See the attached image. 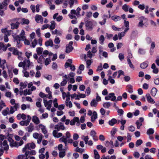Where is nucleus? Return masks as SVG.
<instances>
[{
    "label": "nucleus",
    "mask_w": 159,
    "mask_h": 159,
    "mask_svg": "<svg viewBox=\"0 0 159 159\" xmlns=\"http://www.w3.org/2000/svg\"><path fill=\"white\" fill-rule=\"evenodd\" d=\"M25 31L22 30L19 35H13L14 39V42H16V46L17 47L20 48L21 46V45L20 43V40H24V39L26 38L25 36Z\"/></svg>",
    "instance_id": "obj_1"
},
{
    "label": "nucleus",
    "mask_w": 159,
    "mask_h": 159,
    "mask_svg": "<svg viewBox=\"0 0 159 159\" xmlns=\"http://www.w3.org/2000/svg\"><path fill=\"white\" fill-rule=\"evenodd\" d=\"M35 147V145L33 143H28L26 144L25 147L23 148L22 151L23 152H24L27 149L30 150L34 148Z\"/></svg>",
    "instance_id": "obj_2"
},
{
    "label": "nucleus",
    "mask_w": 159,
    "mask_h": 159,
    "mask_svg": "<svg viewBox=\"0 0 159 159\" xmlns=\"http://www.w3.org/2000/svg\"><path fill=\"white\" fill-rule=\"evenodd\" d=\"M17 19V18H15L12 20V21L13 22L10 24L11 28L12 30L18 29L20 25V23L18 21H17L16 22H14Z\"/></svg>",
    "instance_id": "obj_3"
},
{
    "label": "nucleus",
    "mask_w": 159,
    "mask_h": 159,
    "mask_svg": "<svg viewBox=\"0 0 159 159\" xmlns=\"http://www.w3.org/2000/svg\"><path fill=\"white\" fill-rule=\"evenodd\" d=\"M85 25L86 27V30L91 31L93 29V23L90 21L87 20L85 23Z\"/></svg>",
    "instance_id": "obj_4"
},
{
    "label": "nucleus",
    "mask_w": 159,
    "mask_h": 159,
    "mask_svg": "<svg viewBox=\"0 0 159 159\" xmlns=\"http://www.w3.org/2000/svg\"><path fill=\"white\" fill-rule=\"evenodd\" d=\"M9 2V0H4L2 3H0V10H6Z\"/></svg>",
    "instance_id": "obj_5"
},
{
    "label": "nucleus",
    "mask_w": 159,
    "mask_h": 159,
    "mask_svg": "<svg viewBox=\"0 0 159 159\" xmlns=\"http://www.w3.org/2000/svg\"><path fill=\"white\" fill-rule=\"evenodd\" d=\"M105 99L106 100H109L110 99L111 101H114L116 100V97L114 93H110L108 96L105 97Z\"/></svg>",
    "instance_id": "obj_6"
},
{
    "label": "nucleus",
    "mask_w": 159,
    "mask_h": 159,
    "mask_svg": "<svg viewBox=\"0 0 159 159\" xmlns=\"http://www.w3.org/2000/svg\"><path fill=\"white\" fill-rule=\"evenodd\" d=\"M54 129L57 131H59L60 130H65V127L62 123L60 122L55 125Z\"/></svg>",
    "instance_id": "obj_7"
},
{
    "label": "nucleus",
    "mask_w": 159,
    "mask_h": 159,
    "mask_svg": "<svg viewBox=\"0 0 159 159\" xmlns=\"http://www.w3.org/2000/svg\"><path fill=\"white\" fill-rule=\"evenodd\" d=\"M73 43V42L70 41L69 42V43L68 44H67L66 45V53H68L72 51L73 48L72 46Z\"/></svg>",
    "instance_id": "obj_8"
},
{
    "label": "nucleus",
    "mask_w": 159,
    "mask_h": 159,
    "mask_svg": "<svg viewBox=\"0 0 159 159\" xmlns=\"http://www.w3.org/2000/svg\"><path fill=\"white\" fill-rule=\"evenodd\" d=\"M39 126L41 129L42 133L45 134V137H47V131L46 130L45 126L42 124H40L39 125Z\"/></svg>",
    "instance_id": "obj_9"
},
{
    "label": "nucleus",
    "mask_w": 159,
    "mask_h": 159,
    "mask_svg": "<svg viewBox=\"0 0 159 159\" xmlns=\"http://www.w3.org/2000/svg\"><path fill=\"white\" fill-rule=\"evenodd\" d=\"M35 21L37 23H40L42 24L43 23V18L41 15H36L35 17Z\"/></svg>",
    "instance_id": "obj_10"
},
{
    "label": "nucleus",
    "mask_w": 159,
    "mask_h": 159,
    "mask_svg": "<svg viewBox=\"0 0 159 159\" xmlns=\"http://www.w3.org/2000/svg\"><path fill=\"white\" fill-rule=\"evenodd\" d=\"M146 97L148 102L151 104H154L155 103L154 100L152 98L149 93H147L146 95Z\"/></svg>",
    "instance_id": "obj_11"
},
{
    "label": "nucleus",
    "mask_w": 159,
    "mask_h": 159,
    "mask_svg": "<svg viewBox=\"0 0 159 159\" xmlns=\"http://www.w3.org/2000/svg\"><path fill=\"white\" fill-rule=\"evenodd\" d=\"M53 135L55 138H58L62 136V134L61 133H58L56 130H54L52 132Z\"/></svg>",
    "instance_id": "obj_12"
},
{
    "label": "nucleus",
    "mask_w": 159,
    "mask_h": 159,
    "mask_svg": "<svg viewBox=\"0 0 159 159\" xmlns=\"http://www.w3.org/2000/svg\"><path fill=\"white\" fill-rule=\"evenodd\" d=\"M43 103L44 106L46 107L47 109L50 110L52 107V105L48 102V101L46 99H43Z\"/></svg>",
    "instance_id": "obj_13"
},
{
    "label": "nucleus",
    "mask_w": 159,
    "mask_h": 159,
    "mask_svg": "<svg viewBox=\"0 0 159 159\" xmlns=\"http://www.w3.org/2000/svg\"><path fill=\"white\" fill-rule=\"evenodd\" d=\"M80 120L78 117H74L73 119L71 120L70 122V125H74L75 124V122L78 123L79 122Z\"/></svg>",
    "instance_id": "obj_14"
},
{
    "label": "nucleus",
    "mask_w": 159,
    "mask_h": 159,
    "mask_svg": "<svg viewBox=\"0 0 159 159\" xmlns=\"http://www.w3.org/2000/svg\"><path fill=\"white\" fill-rule=\"evenodd\" d=\"M32 120V121L36 125L39 124L40 122V121L39 118L36 116H33Z\"/></svg>",
    "instance_id": "obj_15"
},
{
    "label": "nucleus",
    "mask_w": 159,
    "mask_h": 159,
    "mask_svg": "<svg viewBox=\"0 0 159 159\" xmlns=\"http://www.w3.org/2000/svg\"><path fill=\"white\" fill-rule=\"evenodd\" d=\"M6 64V61L4 59L2 60L0 58V67L2 68L3 70H4L5 68V65Z\"/></svg>",
    "instance_id": "obj_16"
},
{
    "label": "nucleus",
    "mask_w": 159,
    "mask_h": 159,
    "mask_svg": "<svg viewBox=\"0 0 159 159\" xmlns=\"http://www.w3.org/2000/svg\"><path fill=\"white\" fill-rule=\"evenodd\" d=\"M145 19L144 17H141L140 18L139 20V22L138 25V26L140 28H143L144 26V23H143V21L145 20Z\"/></svg>",
    "instance_id": "obj_17"
},
{
    "label": "nucleus",
    "mask_w": 159,
    "mask_h": 159,
    "mask_svg": "<svg viewBox=\"0 0 159 159\" xmlns=\"http://www.w3.org/2000/svg\"><path fill=\"white\" fill-rule=\"evenodd\" d=\"M97 114L96 111H94L91 117V120L92 122L95 121V120L97 118Z\"/></svg>",
    "instance_id": "obj_18"
},
{
    "label": "nucleus",
    "mask_w": 159,
    "mask_h": 159,
    "mask_svg": "<svg viewBox=\"0 0 159 159\" xmlns=\"http://www.w3.org/2000/svg\"><path fill=\"white\" fill-rule=\"evenodd\" d=\"M18 66L19 67H22L23 70H28L27 68L26 67L25 60L23 62H20L18 64Z\"/></svg>",
    "instance_id": "obj_19"
},
{
    "label": "nucleus",
    "mask_w": 159,
    "mask_h": 159,
    "mask_svg": "<svg viewBox=\"0 0 159 159\" xmlns=\"http://www.w3.org/2000/svg\"><path fill=\"white\" fill-rule=\"evenodd\" d=\"M28 132L29 133L31 132L34 129V127L33 124L31 123L30 125L27 127Z\"/></svg>",
    "instance_id": "obj_20"
},
{
    "label": "nucleus",
    "mask_w": 159,
    "mask_h": 159,
    "mask_svg": "<svg viewBox=\"0 0 159 159\" xmlns=\"http://www.w3.org/2000/svg\"><path fill=\"white\" fill-rule=\"evenodd\" d=\"M148 66V62L147 61H146L141 63L140 64V66L142 69H144L146 68Z\"/></svg>",
    "instance_id": "obj_21"
},
{
    "label": "nucleus",
    "mask_w": 159,
    "mask_h": 159,
    "mask_svg": "<svg viewBox=\"0 0 159 159\" xmlns=\"http://www.w3.org/2000/svg\"><path fill=\"white\" fill-rule=\"evenodd\" d=\"M30 41L31 42V44H30V47L34 48L37 44V40L35 39H34L33 40H30Z\"/></svg>",
    "instance_id": "obj_22"
},
{
    "label": "nucleus",
    "mask_w": 159,
    "mask_h": 159,
    "mask_svg": "<svg viewBox=\"0 0 159 159\" xmlns=\"http://www.w3.org/2000/svg\"><path fill=\"white\" fill-rule=\"evenodd\" d=\"M45 45L46 47H48L49 46L52 47L53 45V43L52 40L50 39L48 41H46L45 43Z\"/></svg>",
    "instance_id": "obj_23"
},
{
    "label": "nucleus",
    "mask_w": 159,
    "mask_h": 159,
    "mask_svg": "<svg viewBox=\"0 0 159 159\" xmlns=\"http://www.w3.org/2000/svg\"><path fill=\"white\" fill-rule=\"evenodd\" d=\"M117 120L115 118H112L108 122L109 124L111 126H113L117 123Z\"/></svg>",
    "instance_id": "obj_24"
},
{
    "label": "nucleus",
    "mask_w": 159,
    "mask_h": 159,
    "mask_svg": "<svg viewBox=\"0 0 159 159\" xmlns=\"http://www.w3.org/2000/svg\"><path fill=\"white\" fill-rule=\"evenodd\" d=\"M46 91L48 93V98L49 99H51L52 98V92L50 91L49 88L48 87H46Z\"/></svg>",
    "instance_id": "obj_25"
},
{
    "label": "nucleus",
    "mask_w": 159,
    "mask_h": 159,
    "mask_svg": "<svg viewBox=\"0 0 159 159\" xmlns=\"http://www.w3.org/2000/svg\"><path fill=\"white\" fill-rule=\"evenodd\" d=\"M27 82H20V89H23L26 88L27 86Z\"/></svg>",
    "instance_id": "obj_26"
},
{
    "label": "nucleus",
    "mask_w": 159,
    "mask_h": 159,
    "mask_svg": "<svg viewBox=\"0 0 159 159\" xmlns=\"http://www.w3.org/2000/svg\"><path fill=\"white\" fill-rule=\"evenodd\" d=\"M98 102L95 99H93L90 102V105L91 107H96L97 106Z\"/></svg>",
    "instance_id": "obj_27"
},
{
    "label": "nucleus",
    "mask_w": 159,
    "mask_h": 159,
    "mask_svg": "<svg viewBox=\"0 0 159 159\" xmlns=\"http://www.w3.org/2000/svg\"><path fill=\"white\" fill-rule=\"evenodd\" d=\"M157 90L155 88H153L151 90V93L152 95L153 96H155L157 93Z\"/></svg>",
    "instance_id": "obj_28"
},
{
    "label": "nucleus",
    "mask_w": 159,
    "mask_h": 159,
    "mask_svg": "<svg viewBox=\"0 0 159 159\" xmlns=\"http://www.w3.org/2000/svg\"><path fill=\"white\" fill-rule=\"evenodd\" d=\"M9 109L7 107L6 109L3 110L2 111V115L5 116L7 114H10V112H9Z\"/></svg>",
    "instance_id": "obj_29"
},
{
    "label": "nucleus",
    "mask_w": 159,
    "mask_h": 159,
    "mask_svg": "<svg viewBox=\"0 0 159 159\" xmlns=\"http://www.w3.org/2000/svg\"><path fill=\"white\" fill-rule=\"evenodd\" d=\"M51 25L49 26V28L50 30H53L55 28L56 23L54 21H52L51 22Z\"/></svg>",
    "instance_id": "obj_30"
},
{
    "label": "nucleus",
    "mask_w": 159,
    "mask_h": 159,
    "mask_svg": "<svg viewBox=\"0 0 159 159\" xmlns=\"http://www.w3.org/2000/svg\"><path fill=\"white\" fill-rule=\"evenodd\" d=\"M44 57H46V56L44 55L40 56L38 60V63L42 64V62L44 61L45 58H44Z\"/></svg>",
    "instance_id": "obj_31"
},
{
    "label": "nucleus",
    "mask_w": 159,
    "mask_h": 159,
    "mask_svg": "<svg viewBox=\"0 0 159 159\" xmlns=\"http://www.w3.org/2000/svg\"><path fill=\"white\" fill-rule=\"evenodd\" d=\"M103 106L105 108H109L111 105V103L109 102H107L103 104Z\"/></svg>",
    "instance_id": "obj_32"
},
{
    "label": "nucleus",
    "mask_w": 159,
    "mask_h": 159,
    "mask_svg": "<svg viewBox=\"0 0 159 159\" xmlns=\"http://www.w3.org/2000/svg\"><path fill=\"white\" fill-rule=\"evenodd\" d=\"M29 20L28 19L23 18L21 19V21L20 23L22 24L28 25L29 24Z\"/></svg>",
    "instance_id": "obj_33"
},
{
    "label": "nucleus",
    "mask_w": 159,
    "mask_h": 159,
    "mask_svg": "<svg viewBox=\"0 0 159 159\" xmlns=\"http://www.w3.org/2000/svg\"><path fill=\"white\" fill-rule=\"evenodd\" d=\"M25 63H26V67H27L28 69L31 66V63L29 59L25 60Z\"/></svg>",
    "instance_id": "obj_34"
},
{
    "label": "nucleus",
    "mask_w": 159,
    "mask_h": 159,
    "mask_svg": "<svg viewBox=\"0 0 159 159\" xmlns=\"http://www.w3.org/2000/svg\"><path fill=\"white\" fill-rule=\"evenodd\" d=\"M94 154L95 156V159H99L100 158V156L98 153V152L96 150H94Z\"/></svg>",
    "instance_id": "obj_35"
},
{
    "label": "nucleus",
    "mask_w": 159,
    "mask_h": 159,
    "mask_svg": "<svg viewBox=\"0 0 159 159\" xmlns=\"http://www.w3.org/2000/svg\"><path fill=\"white\" fill-rule=\"evenodd\" d=\"M154 133V130L152 128H149L147 132V134L148 135L152 134Z\"/></svg>",
    "instance_id": "obj_36"
},
{
    "label": "nucleus",
    "mask_w": 159,
    "mask_h": 159,
    "mask_svg": "<svg viewBox=\"0 0 159 159\" xmlns=\"http://www.w3.org/2000/svg\"><path fill=\"white\" fill-rule=\"evenodd\" d=\"M44 61L45 65L46 66L48 65L51 61L50 57H49L48 58H46L44 60Z\"/></svg>",
    "instance_id": "obj_37"
},
{
    "label": "nucleus",
    "mask_w": 159,
    "mask_h": 159,
    "mask_svg": "<svg viewBox=\"0 0 159 159\" xmlns=\"http://www.w3.org/2000/svg\"><path fill=\"white\" fill-rule=\"evenodd\" d=\"M112 20L115 21H117L120 20V17L118 16H114L111 17Z\"/></svg>",
    "instance_id": "obj_38"
},
{
    "label": "nucleus",
    "mask_w": 159,
    "mask_h": 159,
    "mask_svg": "<svg viewBox=\"0 0 159 159\" xmlns=\"http://www.w3.org/2000/svg\"><path fill=\"white\" fill-rule=\"evenodd\" d=\"M129 8V6L126 4H125L123 5L122 7V9L125 11H128Z\"/></svg>",
    "instance_id": "obj_39"
},
{
    "label": "nucleus",
    "mask_w": 159,
    "mask_h": 159,
    "mask_svg": "<svg viewBox=\"0 0 159 159\" xmlns=\"http://www.w3.org/2000/svg\"><path fill=\"white\" fill-rule=\"evenodd\" d=\"M127 87L128 88V92L130 93H133V90L132 86L130 84H129L127 86Z\"/></svg>",
    "instance_id": "obj_40"
},
{
    "label": "nucleus",
    "mask_w": 159,
    "mask_h": 159,
    "mask_svg": "<svg viewBox=\"0 0 159 159\" xmlns=\"http://www.w3.org/2000/svg\"><path fill=\"white\" fill-rule=\"evenodd\" d=\"M104 37L103 35H101L99 38V40L100 41V43L101 45L104 44Z\"/></svg>",
    "instance_id": "obj_41"
},
{
    "label": "nucleus",
    "mask_w": 159,
    "mask_h": 159,
    "mask_svg": "<svg viewBox=\"0 0 159 159\" xmlns=\"http://www.w3.org/2000/svg\"><path fill=\"white\" fill-rule=\"evenodd\" d=\"M150 45V50L151 51L153 50L155 47V43L154 41L152 42Z\"/></svg>",
    "instance_id": "obj_42"
},
{
    "label": "nucleus",
    "mask_w": 159,
    "mask_h": 159,
    "mask_svg": "<svg viewBox=\"0 0 159 159\" xmlns=\"http://www.w3.org/2000/svg\"><path fill=\"white\" fill-rule=\"evenodd\" d=\"M20 125L21 126H27L29 124V123L26 121H21L20 122Z\"/></svg>",
    "instance_id": "obj_43"
},
{
    "label": "nucleus",
    "mask_w": 159,
    "mask_h": 159,
    "mask_svg": "<svg viewBox=\"0 0 159 159\" xmlns=\"http://www.w3.org/2000/svg\"><path fill=\"white\" fill-rule=\"evenodd\" d=\"M31 93V92L30 89L27 90L26 89L24 91V95H30Z\"/></svg>",
    "instance_id": "obj_44"
},
{
    "label": "nucleus",
    "mask_w": 159,
    "mask_h": 159,
    "mask_svg": "<svg viewBox=\"0 0 159 159\" xmlns=\"http://www.w3.org/2000/svg\"><path fill=\"white\" fill-rule=\"evenodd\" d=\"M125 34V32H121L120 33L118 34V38L119 39H122V37L124 36Z\"/></svg>",
    "instance_id": "obj_45"
},
{
    "label": "nucleus",
    "mask_w": 159,
    "mask_h": 159,
    "mask_svg": "<svg viewBox=\"0 0 159 159\" xmlns=\"http://www.w3.org/2000/svg\"><path fill=\"white\" fill-rule=\"evenodd\" d=\"M36 51L38 55L41 54L43 51V49L41 48H37Z\"/></svg>",
    "instance_id": "obj_46"
},
{
    "label": "nucleus",
    "mask_w": 159,
    "mask_h": 159,
    "mask_svg": "<svg viewBox=\"0 0 159 159\" xmlns=\"http://www.w3.org/2000/svg\"><path fill=\"white\" fill-rule=\"evenodd\" d=\"M27 70L24 69L22 70V72L24 74V76L26 77H28L29 76V73L26 71Z\"/></svg>",
    "instance_id": "obj_47"
},
{
    "label": "nucleus",
    "mask_w": 159,
    "mask_h": 159,
    "mask_svg": "<svg viewBox=\"0 0 159 159\" xmlns=\"http://www.w3.org/2000/svg\"><path fill=\"white\" fill-rule=\"evenodd\" d=\"M69 4L70 5V7L72 8L75 2H77V0H69Z\"/></svg>",
    "instance_id": "obj_48"
},
{
    "label": "nucleus",
    "mask_w": 159,
    "mask_h": 159,
    "mask_svg": "<svg viewBox=\"0 0 159 159\" xmlns=\"http://www.w3.org/2000/svg\"><path fill=\"white\" fill-rule=\"evenodd\" d=\"M127 61L129 67L132 69H134V66L133 65L132 63V62H131L130 60L128 58Z\"/></svg>",
    "instance_id": "obj_49"
},
{
    "label": "nucleus",
    "mask_w": 159,
    "mask_h": 159,
    "mask_svg": "<svg viewBox=\"0 0 159 159\" xmlns=\"http://www.w3.org/2000/svg\"><path fill=\"white\" fill-rule=\"evenodd\" d=\"M38 100L39 101L36 102V105L37 107H41V105L40 102L41 101H42V100L41 98H39L38 99Z\"/></svg>",
    "instance_id": "obj_50"
},
{
    "label": "nucleus",
    "mask_w": 159,
    "mask_h": 159,
    "mask_svg": "<svg viewBox=\"0 0 159 159\" xmlns=\"http://www.w3.org/2000/svg\"><path fill=\"white\" fill-rule=\"evenodd\" d=\"M143 143V141L140 139L137 140L136 143V146L138 147L140 146Z\"/></svg>",
    "instance_id": "obj_51"
},
{
    "label": "nucleus",
    "mask_w": 159,
    "mask_h": 159,
    "mask_svg": "<svg viewBox=\"0 0 159 159\" xmlns=\"http://www.w3.org/2000/svg\"><path fill=\"white\" fill-rule=\"evenodd\" d=\"M13 54L15 55H19V54H21V53L19 52L18 51L17 49L15 48L14 50L13 51Z\"/></svg>",
    "instance_id": "obj_52"
},
{
    "label": "nucleus",
    "mask_w": 159,
    "mask_h": 159,
    "mask_svg": "<svg viewBox=\"0 0 159 159\" xmlns=\"http://www.w3.org/2000/svg\"><path fill=\"white\" fill-rule=\"evenodd\" d=\"M66 105L67 107H69L70 108H71L72 107V104L71 101L65 102Z\"/></svg>",
    "instance_id": "obj_53"
},
{
    "label": "nucleus",
    "mask_w": 159,
    "mask_h": 159,
    "mask_svg": "<svg viewBox=\"0 0 159 159\" xmlns=\"http://www.w3.org/2000/svg\"><path fill=\"white\" fill-rule=\"evenodd\" d=\"M87 56L89 58H91L93 56H94V55L92 54L90 51H89L87 52Z\"/></svg>",
    "instance_id": "obj_54"
},
{
    "label": "nucleus",
    "mask_w": 159,
    "mask_h": 159,
    "mask_svg": "<svg viewBox=\"0 0 159 159\" xmlns=\"http://www.w3.org/2000/svg\"><path fill=\"white\" fill-rule=\"evenodd\" d=\"M76 151L77 152L82 153L84 152V149H83L79 148L78 147H77L76 148Z\"/></svg>",
    "instance_id": "obj_55"
},
{
    "label": "nucleus",
    "mask_w": 159,
    "mask_h": 159,
    "mask_svg": "<svg viewBox=\"0 0 159 159\" xmlns=\"http://www.w3.org/2000/svg\"><path fill=\"white\" fill-rule=\"evenodd\" d=\"M136 124L137 125V129H139L141 126L142 125V123L139 122V120H137L136 122Z\"/></svg>",
    "instance_id": "obj_56"
},
{
    "label": "nucleus",
    "mask_w": 159,
    "mask_h": 159,
    "mask_svg": "<svg viewBox=\"0 0 159 159\" xmlns=\"http://www.w3.org/2000/svg\"><path fill=\"white\" fill-rule=\"evenodd\" d=\"M138 52L141 54L143 55L145 53V51L143 49L139 48V49Z\"/></svg>",
    "instance_id": "obj_57"
},
{
    "label": "nucleus",
    "mask_w": 159,
    "mask_h": 159,
    "mask_svg": "<svg viewBox=\"0 0 159 159\" xmlns=\"http://www.w3.org/2000/svg\"><path fill=\"white\" fill-rule=\"evenodd\" d=\"M42 139H43V135L41 134H39V136L37 139H38L37 140V143H38L39 144L41 143Z\"/></svg>",
    "instance_id": "obj_58"
},
{
    "label": "nucleus",
    "mask_w": 159,
    "mask_h": 159,
    "mask_svg": "<svg viewBox=\"0 0 159 159\" xmlns=\"http://www.w3.org/2000/svg\"><path fill=\"white\" fill-rule=\"evenodd\" d=\"M75 74L73 72H70L69 74H68V76L69 78H74Z\"/></svg>",
    "instance_id": "obj_59"
},
{
    "label": "nucleus",
    "mask_w": 159,
    "mask_h": 159,
    "mask_svg": "<svg viewBox=\"0 0 159 159\" xmlns=\"http://www.w3.org/2000/svg\"><path fill=\"white\" fill-rule=\"evenodd\" d=\"M92 62L91 61V60H88L86 61V63L87 64L86 67L87 68H90V66L91 65Z\"/></svg>",
    "instance_id": "obj_60"
},
{
    "label": "nucleus",
    "mask_w": 159,
    "mask_h": 159,
    "mask_svg": "<svg viewBox=\"0 0 159 159\" xmlns=\"http://www.w3.org/2000/svg\"><path fill=\"white\" fill-rule=\"evenodd\" d=\"M108 80H109L111 84H114L115 83V80L112 79L111 76H110L108 78Z\"/></svg>",
    "instance_id": "obj_61"
},
{
    "label": "nucleus",
    "mask_w": 159,
    "mask_h": 159,
    "mask_svg": "<svg viewBox=\"0 0 159 159\" xmlns=\"http://www.w3.org/2000/svg\"><path fill=\"white\" fill-rule=\"evenodd\" d=\"M67 140V138H65V136H62V137L60 138L59 140L60 142H66V141Z\"/></svg>",
    "instance_id": "obj_62"
},
{
    "label": "nucleus",
    "mask_w": 159,
    "mask_h": 159,
    "mask_svg": "<svg viewBox=\"0 0 159 159\" xmlns=\"http://www.w3.org/2000/svg\"><path fill=\"white\" fill-rule=\"evenodd\" d=\"M128 129L129 131L131 132H134L135 130V128L134 126L132 125H131L128 127Z\"/></svg>",
    "instance_id": "obj_63"
},
{
    "label": "nucleus",
    "mask_w": 159,
    "mask_h": 159,
    "mask_svg": "<svg viewBox=\"0 0 159 159\" xmlns=\"http://www.w3.org/2000/svg\"><path fill=\"white\" fill-rule=\"evenodd\" d=\"M65 107V105L63 104H61L58 106V109L60 111H62L64 109Z\"/></svg>",
    "instance_id": "obj_64"
}]
</instances>
